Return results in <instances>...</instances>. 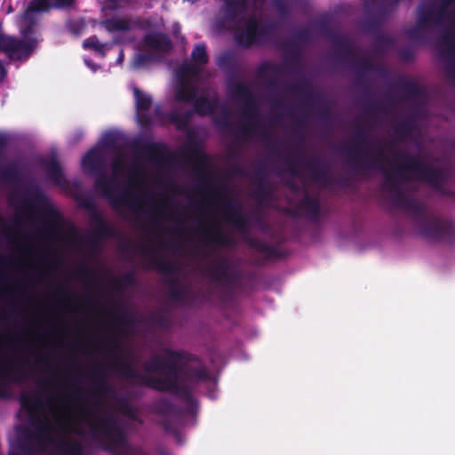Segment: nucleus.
Masks as SVG:
<instances>
[{
  "mask_svg": "<svg viewBox=\"0 0 455 455\" xmlns=\"http://www.w3.org/2000/svg\"><path fill=\"white\" fill-rule=\"evenodd\" d=\"M357 140L349 147L341 149L358 170L379 168L384 173L382 188L389 195V200L395 206L409 212L414 218V224L419 234L432 242H455V224L451 220L430 215L425 212L423 204L404 192L403 181L415 180L427 183L434 189L443 192L446 181V173L442 168L426 164L418 156L399 153L396 156L403 161V164L395 165V172L379 165V159L371 157L363 161L361 156L368 157L369 151L362 148V143L369 145L365 129L358 125L355 129Z\"/></svg>",
  "mask_w": 455,
  "mask_h": 455,
  "instance_id": "obj_1",
  "label": "nucleus"
},
{
  "mask_svg": "<svg viewBox=\"0 0 455 455\" xmlns=\"http://www.w3.org/2000/svg\"><path fill=\"white\" fill-rule=\"evenodd\" d=\"M92 404H80L77 411L85 422L94 438H104L115 449L120 448V455H149L140 447H132L127 443L124 431L117 427L116 419L101 410L102 403L97 394L90 395Z\"/></svg>",
  "mask_w": 455,
  "mask_h": 455,
  "instance_id": "obj_2",
  "label": "nucleus"
},
{
  "mask_svg": "<svg viewBox=\"0 0 455 455\" xmlns=\"http://www.w3.org/2000/svg\"><path fill=\"white\" fill-rule=\"evenodd\" d=\"M84 170L92 176H96L94 188L107 198L112 208L119 211L121 207L131 210L135 216L142 212L140 199L136 197L130 189L116 194V181L106 173V159L100 148H91L82 159Z\"/></svg>",
  "mask_w": 455,
  "mask_h": 455,
  "instance_id": "obj_3",
  "label": "nucleus"
},
{
  "mask_svg": "<svg viewBox=\"0 0 455 455\" xmlns=\"http://www.w3.org/2000/svg\"><path fill=\"white\" fill-rule=\"evenodd\" d=\"M191 361L182 360L178 363L179 371H175L172 377L167 379L175 381L177 387L172 390H161V392H167L178 396L185 402L191 409L196 407V401L192 395L190 387L184 384V382L191 384H198L200 382L209 381L211 379L210 373L204 365L199 367L188 366Z\"/></svg>",
  "mask_w": 455,
  "mask_h": 455,
  "instance_id": "obj_4",
  "label": "nucleus"
},
{
  "mask_svg": "<svg viewBox=\"0 0 455 455\" xmlns=\"http://www.w3.org/2000/svg\"><path fill=\"white\" fill-rule=\"evenodd\" d=\"M231 93L234 98L243 100L244 103L243 116L244 118L249 120L248 122L241 124L239 130L235 132V138L237 140H248L253 135L258 133V128L259 127V122L251 120L254 117L259 116L257 102L250 87L243 83L235 84L233 87Z\"/></svg>",
  "mask_w": 455,
  "mask_h": 455,
  "instance_id": "obj_5",
  "label": "nucleus"
},
{
  "mask_svg": "<svg viewBox=\"0 0 455 455\" xmlns=\"http://www.w3.org/2000/svg\"><path fill=\"white\" fill-rule=\"evenodd\" d=\"M109 354L116 358L109 365L124 378L136 379L140 385L160 392L161 390H172L177 387L175 381H172L169 379L140 373L133 363L126 359L118 357L113 349L109 350Z\"/></svg>",
  "mask_w": 455,
  "mask_h": 455,
  "instance_id": "obj_6",
  "label": "nucleus"
},
{
  "mask_svg": "<svg viewBox=\"0 0 455 455\" xmlns=\"http://www.w3.org/2000/svg\"><path fill=\"white\" fill-rule=\"evenodd\" d=\"M164 353L165 357L161 355H154L143 364V369L146 372L161 373L164 377H172L175 371H179L178 363L182 360L196 361V357L189 353L174 350L172 348H164Z\"/></svg>",
  "mask_w": 455,
  "mask_h": 455,
  "instance_id": "obj_7",
  "label": "nucleus"
},
{
  "mask_svg": "<svg viewBox=\"0 0 455 455\" xmlns=\"http://www.w3.org/2000/svg\"><path fill=\"white\" fill-rule=\"evenodd\" d=\"M275 30L273 23L261 21L254 16H250L247 20L245 28H237L234 38L235 43L243 48H250L254 44H259L265 38L270 36Z\"/></svg>",
  "mask_w": 455,
  "mask_h": 455,
  "instance_id": "obj_8",
  "label": "nucleus"
},
{
  "mask_svg": "<svg viewBox=\"0 0 455 455\" xmlns=\"http://www.w3.org/2000/svg\"><path fill=\"white\" fill-rule=\"evenodd\" d=\"M150 266L159 273L168 275L167 280L170 299L176 302H181L187 299L189 295L188 287L182 286L179 281L174 278L177 273V267L173 261L163 257L153 255L149 259Z\"/></svg>",
  "mask_w": 455,
  "mask_h": 455,
  "instance_id": "obj_9",
  "label": "nucleus"
},
{
  "mask_svg": "<svg viewBox=\"0 0 455 455\" xmlns=\"http://www.w3.org/2000/svg\"><path fill=\"white\" fill-rule=\"evenodd\" d=\"M418 24L425 28H447L448 23L455 26V10L447 12L445 4H421L418 8Z\"/></svg>",
  "mask_w": 455,
  "mask_h": 455,
  "instance_id": "obj_10",
  "label": "nucleus"
},
{
  "mask_svg": "<svg viewBox=\"0 0 455 455\" xmlns=\"http://www.w3.org/2000/svg\"><path fill=\"white\" fill-rule=\"evenodd\" d=\"M290 173L293 176L298 175L295 165H300L308 174L311 180L324 185H330L332 178L329 167L321 160L315 157H303L299 156L297 159L290 157L285 159Z\"/></svg>",
  "mask_w": 455,
  "mask_h": 455,
  "instance_id": "obj_11",
  "label": "nucleus"
},
{
  "mask_svg": "<svg viewBox=\"0 0 455 455\" xmlns=\"http://www.w3.org/2000/svg\"><path fill=\"white\" fill-rule=\"evenodd\" d=\"M215 196L220 197L222 212L228 223L234 226L241 233H246L250 230V220L248 217L241 212L236 204L222 196L228 194V188L226 185H220L212 189Z\"/></svg>",
  "mask_w": 455,
  "mask_h": 455,
  "instance_id": "obj_12",
  "label": "nucleus"
},
{
  "mask_svg": "<svg viewBox=\"0 0 455 455\" xmlns=\"http://www.w3.org/2000/svg\"><path fill=\"white\" fill-rule=\"evenodd\" d=\"M395 2L391 0H379L372 9L367 11L363 21V29L367 33H378L384 23L397 10Z\"/></svg>",
  "mask_w": 455,
  "mask_h": 455,
  "instance_id": "obj_13",
  "label": "nucleus"
},
{
  "mask_svg": "<svg viewBox=\"0 0 455 455\" xmlns=\"http://www.w3.org/2000/svg\"><path fill=\"white\" fill-rule=\"evenodd\" d=\"M24 379L23 364H16L0 355V398L7 396L12 383H20Z\"/></svg>",
  "mask_w": 455,
  "mask_h": 455,
  "instance_id": "obj_14",
  "label": "nucleus"
},
{
  "mask_svg": "<svg viewBox=\"0 0 455 455\" xmlns=\"http://www.w3.org/2000/svg\"><path fill=\"white\" fill-rule=\"evenodd\" d=\"M205 273L210 279L223 287H231L239 280L237 274L230 271L228 259L224 257H216Z\"/></svg>",
  "mask_w": 455,
  "mask_h": 455,
  "instance_id": "obj_15",
  "label": "nucleus"
},
{
  "mask_svg": "<svg viewBox=\"0 0 455 455\" xmlns=\"http://www.w3.org/2000/svg\"><path fill=\"white\" fill-rule=\"evenodd\" d=\"M91 221L92 230L88 243L93 251L101 240L117 237L118 232L116 228L109 224L98 211L91 212Z\"/></svg>",
  "mask_w": 455,
  "mask_h": 455,
  "instance_id": "obj_16",
  "label": "nucleus"
},
{
  "mask_svg": "<svg viewBox=\"0 0 455 455\" xmlns=\"http://www.w3.org/2000/svg\"><path fill=\"white\" fill-rule=\"evenodd\" d=\"M23 204L31 210L42 206L45 215L54 220L60 218L59 212L51 205L47 196L38 187L27 191Z\"/></svg>",
  "mask_w": 455,
  "mask_h": 455,
  "instance_id": "obj_17",
  "label": "nucleus"
},
{
  "mask_svg": "<svg viewBox=\"0 0 455 455\" xmlns=\"http://www.w3.org/2000/svg\"><path fill=\"white\" fill-rule=\"evenodd\" d=\"M323 30L335 46L334 59L338 61L349 63L355 57V47L345 37L332 32L328 27Z\"/></svg>",
  "mask_w": 455,
  "mask_h": 455,
  "instance_id": "obj_18",
  "label": "nucleus"
},
{
  "mask_svg": "<svg viewBox=\"0 0 455 455\" xmlns=\"http://www.w3.org/2000/svg\"><path fill=\"white\" fill-rule=\"evenodd\" d=\"M8 146V138L0 134V157L4 155ZM23 179V172L14 160L10 161L5 166L0 168V182L5 184H17Z\"/></svg>",
  "mask_w": 455,
  "mask_h": 455,
  "instance_id": "obj_19",
  "label": "nucleus"
},
{
  "mask_svg": "<svg viewBox=\"0 0 455 455\" xmlns=\"http://www.w3.org/2000/svg\"><path fill=\"white\" fill-rule=\"evenodd\" d=\"M302 215L311 222H317L321 215V205L318 196L305 194L299 202L297 209L291 212L292 216Z\"/></svg>",
  "mask_w": 455,
  "mask_h": 455,
  "instance_id": "obj_20",
  "label": "nucleus"
},
{
  "mask_svg": "<svg viewBox=\"0 0 455 455\" xmlns=\"http://www.w3.org/2000/svg\"><path fill=\"white\" fill-rule=\"evenodd\" d=\"M155 411L164 416V419L161 422L164 431L176 437L179 436L180 432L171 417L177 413L178 408L169 400L161 399L155 405Z\"/></svg>",
  "mask_w": 455,
  "mask_h": 455,
  "instance_id": "obj_21",
  "label": "nucleus"
},
{
  "mask_svg": "<svg viewBox=\"0 0 455 455\" xmlns=\"http://www.w3.org/2000/svg\"><path fill=\"white\" fill-rule=\"evenodd\" d=\"M249 0H225L223 21L238 27L244 18Z\"/></svg>",
  "mask_w": 455,
  "mask_h": 455,
  "instance_id": "obj_22",
  "label": "nucleus"
},
{
  "mask_svg": "<svg viewBox=\"0 0 455 455\" xmlns=\"http://www.w3.org/2000/svg\"><path fill=\"white\" fill-rule=\"evenodd\" d=\"M143 42L147 47L156 52L166 53L172 47V41L164 33H149L144 36Z\"/></svg>",
  "mask_w": 455,
  "mask_h": 455,
  "instance_id": "obj_23",
  "label": "nucleus"
},
{
  "mask_svg": "<svg viewBox=\"0 0 455 455\" xmlns=\"http://www.w3.org/2000/svg\"><path fill=\"white\" fill-rule=\"evenodd\" d=\"M285 91L299 94L302 99L307 100L312 103L320 104L323 102V99L314 93L311 84L306 79L285 86Z\"/></svg>",
  "mask_w": 455,
  "mask_h": 455,
  "instance_id": "obj_24",
  "label": "nucleus"
},
{
  "mask_svg": "<svg viewBox=\"0 0 455 455\" xmlns=\"http://www.w3.org/2000/svg\"><path fill=\"white\" fill-rule=\"evenodd\" d=\"M202 240L207 243H213L222 247H234L235 240L228 234L223 233L220 228L205 229L202 233Z\"/></svg>",
  "mask_w": 455,
  "mask_h": 455,
  "instance_id": "obj_25",
  "label": "nucleus"
},
{
  "mask_svg": "<svg viewBox=\"0 0 455 455\" xmlns=\"http://www.w3.org/2000/svg\"><path fill=\"white\" fill-rule=\"evenodd\" d=\"M105 29L108 32L130 31L133 27L143 28L144 26L140 19L131 20L127 18H111L102 22Z\"/></svg>",
  "mask_w": 455,
  "mask_h": 455,
  "instance_id": "obj_26",
  "label": "nucleus"
},
{
  "mask_svg": "<svg viewBox=\"0 0 455 455\" xmlns=\"http://www.w3.org/2000/svg\"><path fill=\"white\" fill-rule=\"evenodd\" d=\"M216 63L222 71L235 74L240 65V56L235 51H226L218 56Z\"/></svg>",
  "mask_w": 455,
  "mask_h": 455,
  "instance_id": "obj_27",
  "label": "nucleus"
},
{
  "mask_svg": "<svg viewBox=\"0 0 455 455\" xmlns=\"http://www.w3.org/2000/svg\"><path fill=\"white\" fill-rule=\"evenodd\" d=\"M138 149L156 163L161 164L167 160L164 159L167 149L165 145L163 143L146 142L141 144Z\"/></svg>",
  "mask_w": 455,
  "mask_h": 455,
  "instance_id": "obj_28",
  "label": "nucleus"
},
{
  "mask_svg": "<svg viewBox=\"0 0 455 455\" xmlns=\"http://www.w3.org/2000/svg\"><path fill=\"white\" fill-rule=\"evenodd\" d=\"M188 154L198 164V174L204 179L205 182L209 181L208 179V157L202 152L199 145L196 142L190 143L188 147Z\"/></svg>",
  "mask_w": 455,
  "mask_h": 455,
  "instance_id": "obj_29",
  "label": "nucleus"
},
{
  "mask_svg": "<svg viewBox=\"0 0 455 455\" xmlns=\"http://www.w3.org/2000/svg\"><path fill=\"white\" fill-rule=\"evenodd\" d=\"M194 112L199 116H210L219 106V100L217 97L209 99L206 96H196V100H193Z\"/></svg>",
  "mask_w": 455,
  "mask_h": 455,
  "instance_id": "obj_30",
  "label": "nucleus"
},
{
  "mask_svg": "<svg viewBox=\"0 0 455 455\" xmlns=\"http://www.w3.org/2000/svg\"><path fill=\"white\" fill-rule=\"evenodd\" d=\"M43 166L47 178L55 185H61L63 181V172L60 164L55 157L42 160Z\"/></svg>",
  "mask_w": 455,
  "mask_h": 455,
  "instance_id": "obj_31",
  "label": "nucleus"
},
{
  "mask_svg": "<svg viewBox=\"0 0 455 455\" xmlns=\"http://www.w3.org/2000/svg\"><path fill=\"white\" fill-rule=\"evenodd\" d=\"M349 64H351L353 68L359 72L373 71L379 73L381 76L387 75V69L385 68L376 66L372 60L368 58H361L355 60V57H354L350 60Z\"/></svg>",
  "mask_w": 455,
  "mask_h": 455,
  "instance_id": "obj_32",
  "label": "nucleus"
},
{
  "mask_svg": "<svg viewBox=\"0 0 455 455\" xmlns=\"http://www.w3.org/2000/svg\"><path fill=\"white\" fill-rule=\"evenodd\" d=\"M289 56L285 59V65L292 70L297 71L300 68L301 52L296 40L291 41L286 44Z\"/></svg>",
  "mask_w": 455,
  "mask_h": 455,
  "instance_id": "obj_33",
  "label": "nucleus"
},
{
  "mask_svg": "<svg viewBox=\"0 0 455 455\" xmlns=\"http://www.w3.org/2000/svg\"><path fill=\"white\" fill-rule=\"evenodd\" d=\"M193 114L194 112L191 110L183 113L172 110L167 114V118L170 123L175 125L177 130L184 131L188 127Z\"/></svg>",
  "mask_w": 455,
  "mask_h": 455,
  "instance_id": "obj_34",
  "label": "nucleus"
},
{
  "mask_svg": "<svg viewBox=\"0 0 455 455\" xmlns=\"http://www.w3.org/2000/svg\"><path fill=\"white\" fill-rule=\"evenodd\" d=\"M198 94L197 88L188 83L182 82L177 88L175 98L178 101L192 103Z\"/></svg>",
  "mask_w": 455,
  "mask_h": 455,
  "instance_id": "obj_35",
  "label": "nucleus"
},
{
  "mask_svg": "<svg viewBox=\"0 0 455 455\" xmlns=\"http://www.w3.org/2000/svg\"><path fill=\"white\" fill-rule=\"evenodd\" d=\"M397 86L400 91L406 93L408 98L419 99L423 95L420 86L416 82L405 77L398 79Z\"/></svg>",
  "mask_w": 455,
  "mask_h": 455,
  "instance_id": "obj_36",
  "label": "nucleus"
},
{
  "mask_svg": "<svg viewBox=\"0 0 455 455\" xmlns=\"http://www.w3.org/2000/svg\"><path fill=\"white\" fill-rule=\"evenodd\" d=\"M107 314L115 318L119 325L124 326L131 323V320L128 318L130 310L122 302H117L115 307L108 308Z\"/></svg>",
  "mask_w": 455,
  "mask_h": 455,
  "instance_id": "obj_37",
  "label": "nucleus"
},
{
  "mask_svg": "<svg viewBox=\"0 0 455 455\" xmlns=\"http://www.w3.org/2000/svg\"><path fill=\"white\" fill-rule=\"evenodd\" d=\"M57 453H50L48 455H82L83 447L77 441L62 440L57 445Z\"/></svg>",
  "mask_w": 455,
  "mask_h": 455,
  "instance_id": "obj_38",
  "label": "nucleus"
},
{
  "mask_svg": "<svg viewBox=\"0 0 455 455\" xmlns=\"http://www.w3.org/2000/svg\"><path fill=\"white\" fill-rule=\"evenodd\" d=\"M441 42L445 45L442 54L449 59H455V31L447 28L441 35Z\"/></svg>",
  "mask_w": 455,
  "mask_h": 455,
  "instance_id": "obj_39",
  "label": "nucleus"
},
{
  "mask_svg": "<svg viewBox=\"0 0 455 455\" xmlns=\"http://www.w3.org/2000/svg\"><path fill=\"white\" fill-rule=\"evenodd\" d=\"M137 284L136 276L132 272H128L119 277H115L111 282V287L116 292H122L125 288Z\"/></svg>",
  "mask_w": 455,
  "mask_h": 455,
  "instance_id": "obj_40",
  "label": "nucleus"
},
{
  "mask_svg": "<svg viewBox=\"0 0 455 455\" xmlns=\"http://www.w3.org/2000/svg\"><path fill=\"white\" fill-rule=\"evenodd\" d=\"M52 9V0H31L23 15V20H28L33 13L44 12Z\"/></svg>",
  "mask_w": 455,
  "mask_h": 455,
  "instance_id": "obj_41",
  "label": "nucleus"
},
{
  "mask_svg": "<svg viewBox=\"0 0 455 455\" xmlns=\"http://www.w3.org/2000/svg\"><path fill=\"white\" fill-rule=\"evenodd\" d=\"M92 385L93 388L100 395H108L112 393L111 388L105 380V377L102 373L100 367H96L92 374Z\"/></svg>",
  "mask_w": 455,
  "mask_h": 455,
  "instance_id": "obj_42",
  "label": "nucleus"
},
{
  "mask_svg": "<svg viewBox=\"0 0 455 455\" xmlns=\"http://www.w3.org/2000/svg\"><path fill=\"white\" fill-rule=\"evenodd\" d=\"M136 108L139 112H146L152 106V98L137 87L133 89Z\"/></svg>",
  "mask_w": 455,
  "mask_h": 455,
  "instance_id": "obj_43",
  "label": "nucleus"
},
{
  "mask_svg": "<svg viewBox=\"0 0 455 455\" xmlns=\"http://www.w3.org/2000/svg\"><path fill=\"white\" fill-rule=\"evenodd\" d=\"M272 195V189L269 183L263 178H260L258 186L253 190V197L259 203L268 201Z\"/></svg>",
  "mask_w": 455,
  "mask_h": 455,
  "instance_id": "obj_44",
  "label": "nucleus"
},
{
  "mask_svg": "<svg viewBox=\"0 0 455 455\" xmlns=\"http://www.w3.org/2000/svg\"><path fill=\"white\" fill-rule=\"evenodd\" d=\"M249 244L258 251L267 254L268 258L279 257V251L274 245L255 239L250 240Z\"/></svg>",
  "mask_w": 455,
  "mask_h": 455,
  "instance_id": "obj_45",
  "label": "nucleus"
},
{
  "mask_svg": "<svg viewBox=\"0 0 455 455\" xmlns=\"http://www.w3.org/2000/svg\"><path fill=\"white\" fill-rule=\"evenodd\" d=\"M269 72L273 76H277L281 74L282 68L281 66L271 63L269 61H264L259 66L257 70L259 77L262 79H267Z\"/></svg>",
  "mask_w": 455,
  "mask_h": 455,
  "instance_id": "obj_46",
  "label": "nucleus"
},
{
  "mask_svg": "<svg viewBox=\"0 0 455 455\" xmlns=\"http://www.w3.org/2000/svg\"><path fill=\"white\" fill-rule=\"evenodd\" d=\"M192 60L195 64L201 67L206 65L209 61V56L204 44H197L191 53Z\"/></svg>",
  "mask_w": 455,
  "mask_h": 455,
  "instance_id": "obj_47",
  "label": "nucleus"
},
{
  "mask_svg": "<svg viewBox=\"0 0 455 455\" xmlns=\"http://www.w3.org/2000/svg\"><path fill=\"white\" fill-rule=\"evenodd\" d=\"M21 406L28 411H36L41 408L42 402L37 396H31L27 394L20 395Z\"/></svg>",
  "mask_w": 455,
  "mask_h": 455,
  "instance_id": "obj_48",
  "label": "nucleus"
},
{
  "mask_svg": "<svg viewBox=\"0 0 455 455\" xmlns=\"http://www.w3.org/2000/svg\"><path fill=\"white\" fill-rule=\"evenodd\" d=\"M394 44V39L387 35L378 33L375 39L376 52H384L390 48Z\"/></svg>",
  "mask_w": 455,
  "mask_h": 455,
  "instance_id": "obj_49",
  "label": "nucleus"
},
{
  "mask_svg": "<svg viewBox=\"0 0 455 455\" xmlns=\"http://www.w3.org/2000/svg\"><path fill=\"white\" fill-rule=\"evenodd\" d=\"M119 411L128 418L132 419H137V414L134 411L133 406L130 403V402L125 398H118L117 399Z\"/></svg>",
  "mask_w": 455,
  "mask_h": 455,
  "instance_id": "obj_50",
  "label": "nucleus"
},
{
  "mask_svg": "<svg viewBox=\"0 0 455 455\" xmlns=\"http://www.w3.org/2000/svg\"><path fill=\"white\" fill-rule=\"evenodd\" d=\"M273 4L276 12L283 16L287 17L291 13V6L286 0H273Z\"/></svg>",
  "mask_w": 455,
  "mask_h": 455,
  "instance_id": "obj_51",
  "label": "nucleus"
},
{
  "mask_svg": "<svg viewBox=\"0 0 455 455\" xmlns=\"http://www.w3.org/2000/svg\"><path fill=\"white\" fill-rule=\"evenodd\" d=\"M83 46L85 49H93L97 52H103V45L96 36H92L84 41Z\"/></svg>",
  "mask_w": 455,
  "mask_h": 455,
  "instance_id": "obj_52",
  "label": "nucleus"
},
{
  "mask_svg": "<svg viewBox=\"0 0 455 455\" xmlns=\"http://www.w3.org/2000/svg\"><path fill=\"white\" fill-rule=\"evenodd\" d=\"M215 124L220 129H226L230 126V112L228 109L223 111L221 116L216 117L214 119Z\"/></svg>",
  "mask_w": 455,
  "mask_h": 455,
  "instance_id": "obj_53",
  "label": "nucleus"
},
{
  "mask_svg": "<svg viewBox=\"0 0 455 455\" xmlns=\"http://www.w3.org/2000/svg\"><path fill=\"white\" fill-rule=\"evenodd\" d=\"M75 275L79 279L94 278L93 271L88 265H82L79 267L76 270Z\"/></svg>",
  "mask_w": 455,
  "mask_h": 455,
  "instance_id": "obj_54",
  "label": "nucleus"
},
{
  "mask_svg": "<svg viewBox=\"0 0 455 455\" xmlns=\"http://www.w3.org/2000/svg\"><path fill=\"white\" fill-rule=\"evenodd\" d=\"M424 30H429V28H425L424 27L419 26L417 23L414 28H411L407 31V35L412 40H420L424 37Z\"/></svg>",
  "mask_w": 455,
  "mask_h": 455,
  "instance_id": "obj_55",
  "label": "nucleus"
},
{
  "mask_svg": "<svg viewBox=\"0 0 455 455\" xmlns=\"http://www.w3.org/2000/svg\"><path fill=\"white\" fill-rule=\"evenodd\" d=\"M126 168V161L123 155H119L112 163V170L114 174L124 171Z\"/></svg>",
  "mask_w": 455,
  "mask_h": 455,
  "instance_id": "obj_56",
  "label": "nucleus"
},
{
  "mask_svg": "<svg viewBox=\"0 0 455 455\" xmlns=\"http://www.w3.org/2000/svg\"><path fill=\"white\" fill-rule=\"evenodd\" d=\"M411 123L408 120L399 123L395 128V132L400 135H408L411 132Z\"/></svg>",
  "mask_w": 455,
  "mask_h": 455,
  "instance_id": "obj_57",
  "label": "nucleus"
},
{
  "mask_svg": "<svg viewBox=\"0 0 455 455\" xmlns=\"http://www.w3.org/2000/svg\"><path fill=\"white\" fill-rule=\"evenodd\" d=\"M200 67L196 64H190L187 66H183L180 68V72L184 75L191 76H197L200 73Z\"/></svg>",
  "mask_w": 455,
  "mask_h": 455,
  "instance_id": "obj_58",
  "label": "nucleus"
},
{
  "mask_svg": "<svg viewBox=\"0 0 455 455\" xmlns=\"http://www.w3.org/2000/svg\"><path fill=\"white\" fill-rule=\"evenodd\" d=\"M116 146V139L112 133H107L101 140V147L105 148H115Z\"/></svg>",
  "mask_w": 455,
  "mask_h": 455,
  "instance_id": "obj_59",
  "label": "nucleus"
},
{
  "mask_svg": "<svg viewBox=\"0 0 455 455\" xmlns=\"http://www.w3.org/2000/svg\"><path fill=\"white\" fill-rule=\"evenodd\" d=\"M75 0H52V9H67L73 6Z\"/></svg>",
  "mask_w": 455,
  "mask_h": 455,
  "instance_id": "obj_60",
  "label": "nucleus"
},
{
  "mask_svg": "<svg viewBox=\"0 0 455 455\" xmlns=\"http://www.w3.org/2000/svg\"><path fill=\"white\" fill-rule=\"evenodd\" d=\"M70 396L76 402H82L85 399V395L81 387H73L70 389Z\"/></svg>",
  "mask_w": 455,
  "mask_h": 455,
  "instance_id": "obj_61",
  "label": "nucleus"
},
{
  "mask_svg": "<svg viewBox=\"0 0 455 455\" xmlns=\"http://www.w3.org/2000/svg\"><path fill=\"white\" fill-rule=\"evenodd\" d=\"M262 140L266 142V148L267 149H272L273 148H275L277 146V143H274L272 141V138L268 132L266 130L262 131L261 133Z\"/></svg>",
  "mask_w": 455,
  "mask_h": 455,
  "instance_id": "obj_62",
  "label": "nucleus"
},
{
  "mask_svg": "<svg viewBox=\"0 0 455 455\" xmlns=\"http://www.w3.org/2000/svg\"><path fill=\"white\" fill-rule=\"evenodd\" d=\"M296 39L300 42H307L310 39V32L307 28H302L296 34Z\"/></svg>",
  "mask_w": 455,
  "mask_h": 455,
  "instance_id": "obj_63",
  "label": "nucleus"
},
{
  "mask_svg": "<svg viewBox=\"0 0 455 455\" xmlns=\"http://www.w3.org/2000/svg\"><path fill=\"white\" fill-rule=\"evenodd\" d=\"M138 120L142 126H149L152 123L151 117L146 113L138 114Z\"/></svg>",
  "mask_w": 455,
  "mask_h": 455,
  "instance_id": "obj_64",
  "label": "nucleus"
}]
</instances>
